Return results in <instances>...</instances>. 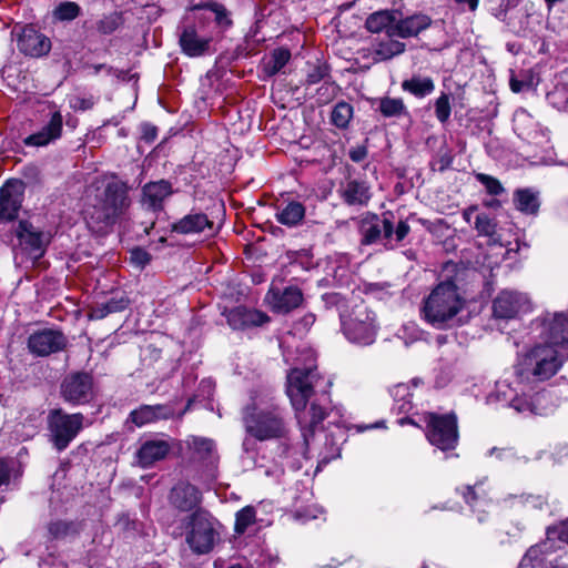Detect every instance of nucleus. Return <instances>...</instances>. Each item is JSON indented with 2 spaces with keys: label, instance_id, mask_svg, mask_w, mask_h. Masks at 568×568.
<instances>
[{
  "label": "nucleus",
  "instance_id": "8",
  "mask_svg": "<svg viewBox=\"0 0 568 568\" xmlns=\"http://www.w3.org/2000/svg\"><path fill=\"white\" fill-rule=\"evenodd\" d=\"M420 420L425 424V435L430 445L443 452L456 448L459 434L455 413H425Z\"/></svg>",
  "mask_w": 568,
  "mask_h": 568
},
{
  "label": "nucleus",
  "instance_id": "64",
  "mask_svg": "<svg viewBox=\"0 0 568 568\" xmlns=\"http://www.w3.org/2000/svg\"><path fill=\"white\" fill-rule=\"evenodd\" d=\"M398 424L402 425V426L406 425V424H409V425L419 427L418 422H416L414 418H412L409 416H404V417L399 418L398 419Z\"/></svg>",
  "mask_w": 568,
  "mask_h": 568
},
{
  "label": "nucleus",
  "instance_id": "22",
  "mask_svg": "<svg viewBox=\"0 0 568 568\" xmlns=\"http://www.w3.org/2000/svg\"><path fill=\"white\" fill-rule=\"evenodd\" d=\"M338 197L348 206H365L371 200V187L362 180L346 179L336 190Z\"/></svg>",
  "mask_w": 568,
  "mask_h": 568
},
{
  "label": "nucleus",
  "instance_id": "58",
  "mask_svg": "<svg viewBox=\"0 0 568 568\" xmlns=\"http://www.w3.org/2000/svg\"><path fill=\"white\" fill-rule=\"evenodd\" d=\"M22 175L30 182H38L40 180V171L36 165L24 166Z\"/></svg>",
  "mask_w": 568,
  "mask_h": 568
},
{
  "label": "nucleus",
  "instance_id": "7",
  "mask_svg": "<svg viewBox=\"0 0 568 568\" xmlns=\"http://www.w3.org/2000/svg\"><path fill=\"white\" fill-rule=\"evenodd\" d=\"M561 361L555 346L550 344H539L530 348L518 361V373L521 376H534L540 381L554 376Z\"/></svg>",
  "mask_w": 568,
  "mask_h": 568
},
{
  "label": "nucleus",
  "instance_id": "37",
  "mask_svg": "<svg viewBox=\"0 0 568 568\" xmlns=\"http://www.w3.org/2000/svg\"><path fill=\"white\" fill-rule=\"evenodd\" d=\"M275 216L278 223L293 227L303 221L305 216V207L302 203L292 201L282 210H278Z\"/></svg>",
  "mask_w": 568,
  "mask_h": 568
},
{
  "label": "nucleus",
  "instance_id": "29",
  "mask_svg": "<svg viewBox=\"0 0 568 568\" xmlns=\"http://www.w3.org/2000/svg\"><path fill=\"white\" fill-rule=\"evenodd\" d=\"M432 19L424 13H415L405 18L396 19V24L392 29L400 39L417 37L420 32L429 28Z\"/></svg>",
  "mask_w": 568,
  "mask_h": 568
},
{
  "label": "nucleus",
  "instance_id": "54",
  "mask_svg": "<svg viewBox=\"0 0 568 568\" xmlns=\"http://www.w3.org/2000/svg\"><path fill=\"white\" fill-rule=\"evenodd\" d=\"M510 407H513L515 410H517L518 413H526V412H529L531 414H537V412L535 410V406H534V403L531 402H528L524 398H520V397H516L514 398L511 402H510Z\"/></svg>",
  "mask_w": 568,
  "mask_h": 568
},
{
  "label": "nucleus",
  "instance_id": "44",
  "mask_svg": "<svg viewBox=\"0 0 568 568\" xmlns=\"http://www.w3.org/2000/svg\"><path fill=\"white\" fill-rule=\"evenodd\" d=\"M322 301L327 310L336 308L341 315L342 311L351 310L353 303L358 301H346L345 297L337 292L325 293Z\"/></svg>",
  "mask_w": 568,
  "mask_h": 568
},
{
  "label": "nucleus",
  "instance_id": "60",
  "mask_svg": "<svg viewBox=\"0 0 568 568\" xmlns=\"http://www.w3.org/2000/svg\"><path fill=\"white\" fill-rule=\"evenodd\" d=\"M10 479V468L4 459H0V486L8 484Z\"/></svg>",
  "mask_w": 568,
  "mask_h": 568
},
{
  "label": "nucleus",
  "instance_id": "39",
  "mask_svg": "<svg viewBox=\"0 0 568 568\" xmlns=\"http://www.w3.org/2000/svg\"><path fill=\"white\" fill-rule=\"evenodd\" d=\"M124 23V17L122 12L113 11L103 14L94 23L95 31L101 36H110L120 29Z\"/></svg>",
  "mask_w": 568,
  "mask_h": 568
},
{
  "label": "nucleus",
  "instance_id": "27",
  "mask_svg": "<svg viewBox=\"0 0 568 568\" xmlns=\"http://www.w3.org/2000/svg\"><path fill=\"white\" fill-rule=\"evenodd\" d=\"M173 414L174 410L170 405H141L130 413L129 420H131L135 426L142 427L146 424L169 419Z\"/></svg>",
  "mask_w": 568,
  "mask_h": 568
},
{
  "label": "nucleus",
  "instance_id": "33",
  "mask_svg": "<svg viewBox=\"0 0 568 568\" xmlns=\"http://www.w3.org/2000/svg\"><path fill=\"white\" fill-rule=\"evenodd\" d=\"M513 201L515 207L524 214L536 215L539 211V192L532 189H517L514 192Z\"/></svg>",
  "mask_w": 568,
  "mask_h": 568
},
{
  "label": "nucleus",
  "instance_id": "3",
  "mask_svg": "<svg viewBox=\"0 0 568 568\" xmlns=\"http://www.w3.org/2000/svg\"><path fill=\"white\" fill-rule=\"evenodd\" d=\"M129 190L124 182H109L97 202L87 209L88 227L98 234L106 233L130 206Z\"/></svg>",
  "mask_w": 568,
  "mask_h": 568
},
{
  "label": "nucleus",
  "instance_id": "53",
  "mask_svg": "<svg viewBox=\"0 0 568 568\" xmlns=\"http://www.w3.org/2000/svg\"><path fill=\"white\" fill-rule=\"evenodd\" d=\"M141 139L146 143H153L158 138V128L151 123H142L141 126Z\"/></svg>",
  "mask_w": 568,
  "mask_h": 568
},
{
  "label": "nucleus",
  "instance_id": "26",
  "mask_svg": "<svg viewBox=\"0 0 568 568\" xmlns=\"http://www.w3.org/2000/svg\"><path fill=\"white\" fill-rule=\"evenodd\" d=\"M397 38V33H386L375 39L372 52L374 62L389 61L405 52L406 44Z\"/></svg>",
  "mask_w": 568,
  "mask_h": 568
},
{
  "label": "nucleus",
  "instance_id": "9",
  "mask_svg": "<svg viewBox=\"0 0 568 568\" xmlns=\"http://www.w3.org/2000/svg\"><path fill=\"white\" fill-rule=\"evenodd\" d=\"M216 520L203 508L196 509L187 517L186 542L199 554L210 552L219 538L215 529Z\"/></svg>",
  "mask_w": 568,
  "mask_h": 568
},
{
  "label": "nucleus",
  "instance_id": "51",
  "mask_svg": "<svg viewBox=\"0 0 568 568\" xmlns=\"http://www.w3.org/2000/svg\"><path fill=\"white\" fill-rule=\"evenodd\" d=\"M207 8L215 14V20L219 24H222V26H231L232 24V20L229 18V12L223 4L215 2V1H211L207 4Z\"/></svg>",
  "mask_w": 568,
  "mask_h": 568
},
{
  "label": "nucleus",
  "instance_id": "32",
  "mask_svg": "<svg viewBox=\"0 0 568 568\" xmlns=\"http://www.w3.org/2000/svg\"><path fill=\"white\" fill-rule=\"evenodd\" d=\"M396 24V12L393 10H381L371 13L365 22L366 29L372 33L386 34L395 33L392 29Z\"/></svg>",
  "mask_w": 568,
  "mask_h": 568
},
{
  "label": "nucleus",
  "instance_id": "41",
  "mask_svg": "<svg viewBox=\"0 0 568 568\" xmlns=\"http://www.w3.org/2000/svg\"><path fill=\"white\" fill-rule=\"evenodd\" d=\"M353 106L349 103L339 101L336 103L331 113L332 123L338 129L348 128V124L353 118Z\"/></svg>",
  "mask_w": 568,
  "mask_h": 568
},
{
  "label": "nucleus",
  "instance_id": "14",
  "mask_svg": "<svg viewBox=\"0 0 568 568\" xmlns=\"http://www.w3.org/2000/svg\"><path fill=\"white\" fill-rule=\"evenodd\" d=\"M186 444L193 450L195 458L202 463L203 470L201 479L204 481L215 480L219 464L215 442L206 437L191 436Z\"/></svg>",
  "mask_w": 568,
  "mask_h": 568
},
{
  "label": "nucleus",
  "instance_id": "55",
  "mask_svg": "<svg viewBox=\"0 0 568 568\" xmlns=\"http://www.w3.org/2000/svg\"><path fill=\"white\" fill-rule=\"evenodd\" d=\"M367 154H368V151H367V146L365 144L353 146L348 151L349 159L355 163H359V162L364 161L367 158Z\"/></svg>",
  "mask_w": 568,
  "mask_h": 568
},
{
  "label": "nucleus",
  "instance_id": "13",
  "mask_svg": "<svg viewBox=\"0 0 568 568\" xmlns=\"http://www.w3.org/2000/svg\"><path fill=\"white\" fill-rule=\"evenodd\" d=\"M68 338L60 329L43 328L33 332L27 342L28 349L36 356L45 357L64 351Z\"/></svg>",
  "mask_w": 568,
  "mask_h": 568
},
{
  "label": "nucleus",
  "instance_id": "11",
  "mask_svg": "<svg viewBox=\"0 0 568 568\" xmlns=\"http://www.w3.org/2000/svg\"><path fill=\"white\" fill-rule=\"evenodd\" d=\"M60 394L64 402L78 406L90 403L94 396V382L87 372L68 374L60 385Z\"/></svg>",
  "mask_w": 568,
  "mask_h": 568
},
{
  "label": "nucleus",
  "instance_id": "21",
  "mask_svg": "<svg viewBox=\"0 0 568 568\" xmlns=\"http://www.w3.org/2000/svg\"><path fill=\"white\" fill-rule=\"evenodd\" d=\"M171 231L181 235L214 234V223L209 216L199 211H191L171 226Z\"/></svg>",
  "mask_w": 568,
  "mask_h": 568
},
{
  "label": "nucleus",
  "instance_id": "18",
  "mask_svg": "<svg viewBox=\"0 0 568 568\" xmlns=\"http://www.w3.org/2000/svg\"><path fill=\"white\" fill-rule=\"evenodd\" d=\"M203 496L201 490L186 480L178 481L169 493L170 505L181 511L189 513L200 509Z\"/></svg>",
  "mask_w": 568,
  "mask_h": 568
},
{
  "label": "nucleus",
  "instance_id": "2",
  "mask_svg": "<svg viewBox=\"0 0 568 568\" xmlns=\"http://www.w3.org/2000/svg\"><path fill=\"white\" fill-rule=\"evenodd\" d=\"M243 424L246 434L260 442L286 438L290 432L285 408L268 395L253 397L243 408Z\"/></svg>",
  "mask_w": 568,
  "mask_h": 568
},
{
  "label": "nucleus",
  "instance_id": "15",
  "mask_svg": "<svg viewBox=\"0 0 568 568\" xmlns=\"http://www.w3.org/2000/svg\"><path fill=\"white\" fill-rule=\"evenodd\" d=\"M531 308L529 297L520 292L504 290L493 301L495 318L511 320Z\"/></svg>",
  "mask_w": 568,
  "mask_h": 568
},
{
  "label": "nucleus",
  "instance_id": "30",
  "mask_svg": "<svg viewBox=\"0 0 568 568\" xmlns=\"http://www.w3.org/2000/svg\"><path fill=\"white\" fill-rule=\"evenodd\" d=\"M142 191L144 203L153 211H161L164 201L173 193L172 184L166 180L149 182Z\"/></svg>",
  "mask_w": 568,
  "mask_h": 568
},
{
  "label": "nucleus",
  "instance_id": "16",
  "mask_svg": "<svg viewBox=\"0 0 568 568\" xmlns=\"http://www.w3.org/2000/svg\"><path fill=\"white\" fill-rule=\"evenodd\" d=\"M212 37L204 33L194 24H186L180 29L179 44L181 51L190 58H199L211 52Z\"/></svg>",
  "mask_w": 568,
  "mask_h": 568
},
{
  "label": "nucleus",
  "instance_id": "4",
  "mask_svg": "<svg viewBox=\"0 0 568 568\" xmlns=\"http://www.w3.org/2000/svg\"><path fill=\"white\" fill-rule=\"evenodd\" d=\"M465 307V300L452 280L438 283L424 300L422 315L436 328H446Z\"/></svg>",
  "mask_w": 568,
  "mask_h": 568
},
{
  "label": "nucleus",
  "instance_id": "19",
  "mask_svg": "<svg viewBox=\"0 0 568 568\" xmlns=\"http://www.w3.org/2000/svg\"><path fill=\"white\" fill-rule=\"evenodd\" d=\"M265 300L273 312L288 314L302 305L304 296L300 287L291 285L283 290L271 287Z\"/></svg>",
  "mask_w": 568,
  "mask_h": 568
},
{
  "label": "nucleus",
  "instance_id": "34",
  "mask_svg": "<svg viewBox=\"0 0 568 568\" xmlns=\"http://www.w3.org/2000/svg\"><path fill=\"white\" fill-rule=\"evenodd\" d=\"M291 51L287 48H276L271 53L270 57L262 62V69L266 77H274L290 62L291 60Z\"/></svg>",
  "mask_w": 568,
  "mask_h": 568
},
{
  "label": "nucleus",
  "instance_id": "38",
  "mask_svg": "<svg viewBox=\"0 0 568 568\" xmlns=\"http://www.w3.org/2000/svg\"><path fill=\"white\" fill-rule=\"evenodd\" d=\"M129 298L125 295L111 297L104 303L97 304L91 311V317L102 320L109 314L124 311L129 306Z\"/></svg>",
  "mask_w": 568,
  "mask_h": 568
},
{
  "label": "nucleus",
  "instance_id": "25",
  "mask_svg": "<svg viewBox=\"0 0 568 568\" xmlns=\"http://www.w3.org/2000/svg\"><path fill=\"white\" fill-rule=\"evenodd\" d=\"M17 45L22 53L30 57L45 55L51 49L50 39L32 27L22 29Z\"/></svg>",
  "mask_w": 568,
  "mask_h": 568
},
{
  "label": "nucleus",
  "instance_id": "57",
  "mask_svg": "<svg viewBox=\"0 0 568 568\" xmlns=\"http://www.w3.org/2000/svg\"><path fill=\"white\" fill-rule=\"evenodd\" d=\"M554 534H558L559 539L568 544V520L562 523L559 527L547 529L548 536H552Z\"/></svg>",
  "mask_w": 568,
  "mask_h": 568
},
{
  "label": "nucleus",
  "instance_id": "23",
  "mask_svg": "<svg viewBox=\"0 0 568 568\" xmlns=\"http://www.w3.org/2000/svg\"><path fill=\"white\" fill-rule=\"evenodd\" d=\"M16 236L21 248L33 258L42 256L44 252L43 234L29 221L22 220L16 229Z\"/></svg>",
  "mask_w": 568,
  "mask_h": 568
},
{
  "label": "nucleus",
  "instance_id": "10",
  "mask_svg": "<svg viewBox=\"0 0 568 568\" xmlns=\"http://www.w3.org/2000/svg\"><path fill=\"white\" fill-rule=\"evenodd\" d=\"M81 413L68 414L62 409H52L48 415L50 442L58 452L64 450L83 427Z\"/></svg>",
  "mask_w": 568,
  "mask_h": 568
},
{
  "label": "nucleus",
  "instance_id": "48",
  "mask_svg": "<svg viewBox=\"0 0 568 568\" xmlns=\"http://www.w3.org/2000/svg\"><path fill=\"white\" fill-rule=\"evenodd\" d=\"M331 68L326 63H317L311 68L306 75L307 84H316L329 78Z\"/></svg>",
  "mask_w": 568,
  "mask_h": 568
},
{
  "label": "nucleus",
  "instance_id": "49",
  "mask_svg": "<svg viewBox=\"0 0 568 568\" xmlns=\"http://www.w3.org/2000/svg\"><path fill=\"white\" fill-rule=\"evenodd\" d=\"M475 229L479 235L491 236L496 232V223L487 214H478L476 216Z\"/></svg>",
  "mask_w": 568,
  "mask_h": 568
},
{
  "label": "nucleus",
  "instance_id": "40",
  "mask_svg": "<svg viewBox=\"0 0 568 568\" xmlns=\"http://www.w3.org/2000/svg\"><path fill=\"white\" fill-rule=\"evenodd\" d=\"M378 110L385 118L408 115L407 108L400 98H382L379 100Z\"/></svg>",
  "mask_w": 568,
  "mask_h": 568
},
{
  "label": "nucleus",
  "instance_id": "6",
  "mask_svg": "<svg viewBox=\"0 0 568 568\" xmlns=\"http://www.w3.org/2000/svg\"><path fill=\"white\" fill-rule=\"evenodd\" d=\"M358 232L362 245L369 246L384 241V247L393 250L408 235L410 227L406 221H399L394 229L389 219L382 220L376 213L366 212L359 220Z\"/></svg>",
  "mask_w": 568,
  "mask_h": 568
},
{
  "label": "nucleus",
  "instance_id": "42",
  "mask_svg": "<svg viewBox=\"0 0 568 568\" xmlns=\"http://www.w3.org/2000/svg\"><path fill=\"white\" fill-rule=\"evenodd\" d=\"M256 521V509L253 506H245L235 514L234 531L243 535L248 527Z\"/></svg>",
  "mask_w": 568,
  "mask_h": 568
},
{
  "label": "nucleus",
  "instance_id": "56",
  "mask_svg": "<svg viewBox=\"0 0 568 568\" xmlns=\"http://www.w3.org/2000/svg\"><path fill=\"white\" fill-rule=\"evenodd\" d=\"M519 503L524 505L531 506L532 508L541 509L542 506L546 504L542 497L540 496H532V495H520L518 497Z\"/></svg>",
  "mask_w": 568,
  "mask_h": 568
},
{
  "label": "nucleus",
  "instance_id": "36",
  "mask_svg": "<svg viewBox=\"0 0 568 568\" xmlns=\"http://www.w3.org/2000/svg\"><path fill=\"white\" fill-rule=\"evenodd\" d=\"M390 395L393 397L394 404L392 406L393 413L400 415L407 414L413 408L412 397L413 394L410 392V387L406 384L395 385L390 389Z\"/></svg>",
  "mask_w": 568,
  "mask_h": 568
},
{
  "label": "nucleus",
  "instance_id": "12",
  "mask_svg": "<svg viewBox=\"0 0 568 568\" xmlns=\"http://www.w3.org/2000/svg\"><path fill=\"white\" fill-rule=\"evenodd\" d=\"M26 185L21 180H8L0 187V224L18 219L24 199Z\"/></svg>",
  "mask_w": 568,
  "mask_h": 568
},
{
  "label": "nucleus",
  "instance_id": "20",
  "mask_svg": "<svg viewBox=\"0 0 568 568\" xmlns=\"http://www.w3.org/2000/svg\"><path fill=\"white\" fill-rule=\"evenodd\" d=\"M63 131V118L60 111H54L41 128L23 139L27 146L42 148L58 141Z\"/></svg>",
  "mask_w": 568,
  "mask_h": 568
},
{
  "label": "nucleus",
  "instance_id": "52",
  "mask_svg": "<svg viewBox=\"0 0 568 568\" xmlns=\"http://www.w3.org/2000/svg\"><path fill=\"white\" fill-rule=\"evenodd\" d=\"M130 261L138 267L143 268L151 261V255L144 248L135 247L130 252Z\"/></svg>",
  "mask_w": 568,
  "mask_h": 568
},
{
  "label": "nucleus",
  "instance_id": "47",
  "mask_svg": "<svg viewBox=\"0 0 568 568\" xmlns=\"http://www.w3.org/2000/svg\"><path fill=\"white\" fill-rule=\"evenodd\" d=\"M475 178L479 183H481L485 186L487 193L490 195H500L501 193L505 192V189L500 181L491 175L485 173H477Z\"/></svg>",
  "mask_w": 568,
  "mask_h": 568
},
{
  "label": "nucleus",
  "instance_id": "1",
  "mask_svg": "<svg viewBox=\"0 0 568 568\" xmlns=\"http://www.w3.org/2000/svg\"><path fill=\"white\" fill-rule=\"evenodd\" d=\"M332 381L315 364L294 367L287 374L286 394L303 437L302 455L308 458L310 440L328 415Z\"/></svg>",
  "mask_w": 568,
  "mask_h": 568
},
{
  "label": "nucleus",
  "instance_id": "46",
  "mask_svg": "<svg viewBox=\"0 0 568 568\" xmlns=\"http://www.w3.org/2000/svg\"><path fill=\"white\" fill-rule=\"evenodd\" d=\"M435 115L440 123H446L452 113L450 98L448 93L442 92L435 100Z\"/></svg>",
  "mask_w": 568,
  "mask_h": 568
},
{
  "label": "nucleus",
  "instance_id": "45",
  "mask_svg": "<svg viewBox=\"0 0 568 568\" xmlns=\"http://www.w3.org/2000/svg\"><path fill=\"white\" fill-rule=\"evenodd\" d=\"M544 561L542 545L531 546L523 557L519 568H538Z\"/></svg>",
  "mask_w": 568,
  "mask_h": 568
},
{
  "label": "nucleus",
  "instance_id": "59",
  "mask_svg": "<svg viewBox=\"0 0 568 568\" xmlns=\"http://www.w3.org/2000/svg\"><path fill=\"white\" fill-rule=\"evenodd\" d=\"M93 70H94V74H98L102 70H106L109 74H114L118 78L124 79L126 77V72L115 70L112 67H109L104 63L94 64Z\"/></svg>",
  "mask_w": 568,
  "mask_h": 568
},
{
  "label": "nucleus",
  "instance_id": "62",
  "mask_svg": "<svg viewBox=\"0 0 568 568\" xmlns=\"http://www.w3.org/2000/svg\"><path fill=\"white\" fill-rule=\"evenodd\" d=\"M475 488L476 486H466L465 489L463 490L464 499L469 505H473V503L477 499Z\"/></svg>",
  "mask_w": 568,
  "mask_h": 568
},
{
  "label": "nucleus",
  "instance_id": "43",
  "mask_svg": "<svg viewBox=\"0 0 568 568\" xmlns=\"http://www.w3.org/2000/svg\"><path fill=\"white\" fill-rule=\"evenodd\" d=\"M81 14V7L73 1L60 2L54 11L53 16L59 21H72Z\"/></svg>",
  "mask_w": 568,
  "mask_h": 568
},
{
  "label": "nucleus",
  "instance_id": "63",
  "mask_svg": "<svg viewBox=\"0 0 568 568\" xmlns=\"http://www.w3.org/2000/svg\"><path fill=\"white\" fill-rule=\"evenodd\" d=\"M463 9L475 11L478 8L479 0H454Z\"/></svg>",
  "mask_w": 568,
  "mask_h": 568
},
{
  "label": "nucleus",
  "instance_id": "50",
  "mask_svg": "<svg viewBox=\"0 0 568 568\" xmlns=\"http://www.w3.org/2000/svg\"><path fill=\"white\" fill-rule=\"evenodd\" d=\"M338 90V85L333 81H324L323 84L317 89V100L321 103L329 102Z\"/></svg>",
  "mask_w": 568,
  "mask_h": 568
},
{
  "label": "nucleus",
  "instance_id": "28",
  "mask_svg": "<svg viewBox=\"0 0 568 568\" xmlns=\"http://www.w3.org/2000/svg\"><path fill=\"white\" fill-rule=\"evenodd\" d=\"M171 450V444L165 439L145 440L138 449L135 457L142 468H149L154 463L164 459Z\"/></svg>",
  "mask_w": 568,
  "mask_h": 568
},
{
  "label": "nucleus",
  "instance_id": "31",
  "mask_svg": "<svg viewBox=\"0 0 568 568\" xmlns=\"http://www.w3.org/2000/svg\"><path fill=\"white\" fill-rule=\"evenodd\" d=\"M83 530V523L79 520L54 519L48 523L49 540H64L74 538Z\"/></svg>",
  "mask_w": 568,
  "mask_h": 568
},
{
  "label": "nucleus",
  "instance_id": "35",
  "mask_svg": "<svg viewBox=\"0 0 568 568\" xmlns=\"http://www.w3.org/2000/svg\"><path fill=\"white\" fill-rule=\"evenodd\" d=\"M402 89L416 98H425L435 90L434 80L429 77L413 75L402 82Z\"/></svg>",
  "mask_w": 568,
  "mask_h": 568
},
{
  "label": "nucleus",
  "instance_id": "61",
  "mask_svg": "<svg viewBox=\"0 0 568 568\" xmlns=\"http://www.w3.org/2000/svg\"><path fill=\"white\" fill-rule=\"evenodd\" d=\"M509 85H510L511 91L515 93H519V92L524 91L525 89L529 88L528 82L518 80L515 77L510 78Z\"/></svg>",
  "mask_w": 568,
  "mask_h": 568
},
{
  "label": "nucleus",
  "instance_id": "17",
  "mask_svg": "<svg viewBox=\"0 0 568 568\" xmlns=\"http://www.w3.org/2000/svg\"><path fill=\"white\" fill-rule=\"evenodd\" d=\"M540 336L552 346L568 342V313H546L537 318Z\"/></svg>",
  "mask_w": 568,
  "mask_h": 568
},
{
  "label": "nucleus",
  "instance_id": "5",
  "mask_svg": "<svg viewBox=\"0 0 568 568\" xmlns=\"http://www.w3.org/2000/svg\"><path fill=\"white\" fill-rule=\"evenodd\" d=\"M341 327L351 343L362 346L372 345L379 329L375 312L364 301L353 303L351 310L342 311Z\"/></svg>",
  "mask_w": 568,
  "mask_h": 568
},
{
  "label": "nucleus",
  "instance_id": "24",
  "mask_svg": "<svg viewBox=\"0 0 568 568\" xmlns=\"http://www.w3.org/2000/svg\"><path fill=\"white\" fill-rule=\"evenodd\" d=\"M227 324L237 331H244L251 327L262 326L270 322V316L257 310H250L237 306L230 310L226 314Z\"/></svg>",
  "mask_w": 568,
  "mask_h": 568
}]
</instances>
